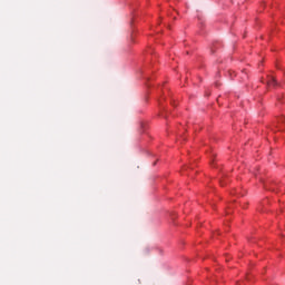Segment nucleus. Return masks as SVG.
Returning a JSON list of instances; mask_svg holds the SVG:
<instances>
[{
  "label": "nucleus",
  "instance_id": "nucleus-1",
  "mask_svg": "<svg viewBox=\"0 0 285 285\" xmlns=\"http://www.w3.org/2000/svg\"><path fill=\"white\" fill-rule=\"evenodd\" d=\"M266 83L269 87L277 86V80L275 79V76H267Z\"/></svg>",
  "mask_w": 285,
  "mask_h": 285
},
{
  "label": "nucleus",
  "instance_id": "nucleus-2",
  "mask_svg": "<svg viewBox=\"0 0 285 285\" xmlns=\"http://www.w3.org/2000/svg\"><path fill=\"white\" fill-rule=\"evenodd\" d=\"M279 121H281L282 124H284L285 118H284V117H281V118H279Z\"/></svg>",
  "mask_w": 285,
  "mask_h": 285
}]
</instances>
